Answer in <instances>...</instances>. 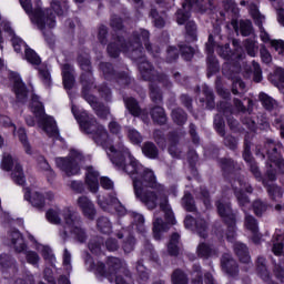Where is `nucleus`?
<instances>
[{"label":"nucleus","mask_w":284,"mask_h":284,"mask_svg":"<svg viewBox=\"0 0 284 284\" xmlns=\"http://www.w3.org/2000/svg\"><path fill=\"white\" fill-rule=\"evenodd\" d=\"M145 50L153 57L161 52L158 45L154 47L150 43V31L146 29L133 31L128 40L123 36H115L114 42L106 45V52L111 59H119L121 52H131V59L138 63L143 59Z\"/></svg>","instance_id":"nucleus-1"},{"label":"nucleus","mask_w":284,"mask_h":284,"mask_svg":"<svg viewBox=\"0 0 284 284\" xmlns=\"http://www.w3.org/2000/svg\"><path fill=\"white\" fill-rule=\"evenodd\" d=\"M21 8L31 17L32 23H36L38 30H44L45 26L52 30L57 28V17H65L70 6L68 0H51L50 8L43 9L41 0H36V8L32 7V0H19Z\"/></svg>","instance_id":"nucleus-2"},{"label":"nucleus","mask_w":284,"mask_h":284,"mask_svg":"<svg viewBox=\"0 0 284 284\" xmlns=\"http://www.w3.org/2000/svg\"><path fill=\"white\" fill-rule=\"evenodd\" d=\"M72 114L75 121H78L81 132L84 134H92L95 143H101V141L108 139V130H105V126L100 125L99 122H97V118H94V115H90L88 111L77 113L74 108H72Z\"/></svg>","instance_id":"nucleus-3"},{"label":"nucleus","mask_w":284,"mask_h":284,"mask_svg":"<svg viewBox=\"0 0 284 284\" xmlns=\"http://www.w3.org/2000/svg\"><path fill=\"white\" fill-rule=\"evenodd\" d=\"M131 171L130 175L133 181V190H142L150 187L151 190H156V175L154 171L145 169L141 162H136L135 166L131 165L129 168Z\"/></svg>","instance_id":"nucleus-4"},{"label":"nucleus","mask_w":284,"mask_h":284,"mask_svg":"<svg viewBox=\"0 0 284 284\" xmlns=\"http://www.w3.org/2000/svg\"><path fill=\"white\" fill-rule=\"evenodd\" d=\"M215 207L220 219L226 225V241L234 243L236 241V213H234L232 204L217 200L215 201Z\"/></svg>","instance_id":"nucleus-5"},{"label":"nucleus","mask_w":284,"mask_h":284,"mask_svg":"<svg viewBox=\"0 0 284 284\" xmlns=\"http://www.w3.org/2000/svg\"><path fill=\"white\" fill-rule=\"evenodd\" d=\"M98 70L102 73L105 81L114 83V85H118V88H121L122 90H125V88H129L132 83V77H130V73L125 71H118L114 69V64H112V62H100Z\"/></svg>","instance_id":"nucleus-6"},{"label":"nucleus","mask_w":284,"mask_h":284,"mask_svg":"<svg viewBox=\"0 0 284 284\" xmlns=\"http://www.w3.org/2000/svg\"><path fill=\"white\" fill-rule=\"evenodd\" d=\"M217 53L222 59H224V61H231L222 65L223 77L231 80L236 79V74L241 72V62H239V60H234L239 59V54L230 48V42L220 45L217 48Z\"/></svg>","instance_id":"nucleus-7"},{"label":"nucleus","mask_w":284,"mask_h":284,"mask_svg":"<svg viewBox=\"0 0 284 284\" xmlns=\"http://www.w3.org/2000/svg\"><path fill=\"white\" fill-rule=\"evenodd\" d=\"M281 150H283V143L281 141L267 139L263 148L257 149V154H261L262 159L267 156V160L274 163L278 172L284 174V159Z\"/></svg>","instance_id":"nucleus-8"},{"label":"nucleus","mask_w":284,"mask_h":284,"mask_svg":"<svg viewBox=\"0 0 284 284\" xmlns=\"http://www.w3.org/2000/svg\"><path fill=\"white\" fill-rule=\"evenodd\" d=\"M217 165L221 170L222 176L226 183H230L234 187V183L243 185V178L239 175L241 172V166L232 158H217Z\"/></svg>","instance_id":"nucleus-9"},{"label":"nucleus","mask_w":284,"mask_h":284,"mask_svg":"<svg viewBox=\"0 0 284 284\" xmlns=\"http://www.w3.org/2000/svg\"><path fill=\"white\" fill-rule=\"evenodd\" d=\"M9 236L11 240L12 245L14 246V250L17 254H26V260L29 265H39V253L36 251H28V244L26 243V237H23V233L19 231V229L13 227L9 232Z\"/></svg>","instance_id":"nucleus-10"},{"label":"nucleus","mask_w":284,"mask_h":284,"mask_svg":"<svg viewBox=\"0 0 284 284\" xmlns=\"http://www.w3.org/2000/svg\"><path fill=\"white\" fill-rule=\"evenodd\" d=\"M138 63L139 71L143 81H149V83H162L164 88H168V85H170V79L168 78V74L162 72H155L154 64L145 60V53H143V58L141 59V61H138Z\"/></svg>","instance_id":"nucleus-11"},{"label":"nucleus","mask_w":284,"mask_h":284,"mask_svg":"<svg viewBox=\"0 0 284 284\" xmlns=\"http://www.w3.org/2000/svg\"><path fill=\"white\" fill-rule=\"evenodd\" d=\"M30 108L36 119H40V123L42 124L44 132H48V128H50L51 136H54L58 139V141H61L63 138H61L59 128H57V120H54V116L52 115H45V106L43 105V102H38V104L31 103Z\"/></svg>","instance_id":"nucleus-12"},{"label":"nucleus","mask_w":284,"mask_h":284,"mask_svg":"<svg viewBox=\"0 0 284 284\" xmlns=\"http://www.w3.org/2000/svg\"><path fill=\"white\" fill-rule=\"evenodd\" d=\"M78 161H83V154L77 150H71V156L57 158V166L68 176H77L81 174V166Z\"/></svg>","instance_id":"nucleus-13"},{"label":"nucleus","mask_w":284,"mask_h":284,"mask_svg":"<svg viewBox=\"0 0 284 284\" xmlns=\"http://www.w3.org/2000/svg\"><path fill=\"white\" fill-rule=\"evenodd\" d=\"M8 79L13 83L12 92L16 94L18 103H26L30 90L28 89V85H26V82H23L21 74L17 71H9Z\"/></svg>","instance_id":"nucleus-14"},{"label":"nucleus","mask_w":284,"mask_h":284,"mask_svg":"<svg viewBox=\"0 0 284 284\" xmlns=\"http://www.w3.org/2000/svg\"><path fill=\"white\" fill-rule=\"evenodd\" d=\"M176 223V217L174 216V211H168L164 213L163 217H156L153 221V237L155 241H161L163 239V232H169L170 227Z\"/></svg>","instance_id":"nucleus-15"},{"label":"nucleus","mask_w":284,"mask_h":284,"mask_svg":"<svg viewBox=\"0 0 284 284\" xmlns=\"http://www.w3.org/2000/svg\"><path fill=\"white\" fill-rule=\"evenodd\" d=\"M110 151L112 152L111 163L118 168V170H122V172H125L126 174H131L132 169H130L133 165V169L135 168L136 163H139V160H136L134 156L129 155V162L128 159H125V154L121 151H116L114 146L110 148Z\"/></svg>","instance_id":"nucleus-16"},{"label":"nucleus","mask_w":284,"mask_h":284,"mask_svg":"<svg viewBox=\"0 0 284 284\" xmlns=\"http://www.w3.org/2000/svg\"><path fill=\"white\" fill-rule=\"evenodd\" d=\"M134 194L148 210H156L159 205V194L156 192L150 190V187L139 189V186H135Z\"/></svg>","instance_id":"nucleus-17"},{"label":"nucleus","mask_w":284,"mask_h":284,"mask_svg":"<svg viewBox=\"0 0 284 284\" xmlns=\"http://www.w3.org/2000/svg\"><path fill=\"white\" fill-rule=\"evenodd\" d=\"M232 187L234 190L235 199H237L239 206L241 207V210L246 212L247 205H250L251 203L250 196L247 194H252L254 192V187H252L251 184L244 182L242 183V185H240V187H244V190L236 186Z\"/></svg>","instance_id":"nucleus-18"},{"label":"nucleus","mask_w":284,"mask_h":284,"mask_svg":"<svg viewBox=\"0 0 284 284\" xmlns=\"http://www.w3.org/2000/svg\"><path fill=\"white\" fill-rule=\"evenodd\" d=\"M242 158L250 168V172L253 174V176H261V169L258 168L254 155H252V142L247 140H244V150L242 153Z\"/></svg>","instance_id":"nucleus-19"},{"label":"nucleus","mask_w":284,"mask_h":284,"mask_svg":"<svg viewBox=\"0 0 284 284\" xmlns=\"http://www.w3.org/2000/svg\"><path fill=\"white\" fill-rule=\"evenodd\" d=\"M222 272L227 274L231 278H236L239 276V262L232 257L230 254H223L221 257Z\"/></svg>","instance_id":"nucleus-20"},{"label":"nucleus","mask_w":284,"mask_h":284,"mask_svg":"<svg viewBox=\"0 0 284 284\" xmlns=\"http://www.w3.org/2000/svg\"><path fill=\"white\" fill-rule=\"evenodd\" d=\"M222 272L227 274L231 278H236L239 276V262L232 257L230 254H223L221 257Z\"/></svg>","instance_id":"nucleus-21"},{"label":"nucleus","mask_w":284,"mask_h":284,"mask_svg":"<svg viewBox=\"0 0 284 284\" xmlns=\"http://www.w3.org/2000/svg\"><path fill=\"white\" fill-rule=\"evenodd\" d=\"M123 103L125 110H128L131 116H134L135 119H139V116H148V110L141 108V104L139 103V100H136V98L124 97Z\"/></svg>","instance_id":"nucleus-22"},{"label":"nucleus","mask_w":284,"mask_h":284,"mask_svg":"<svg viewBox=\"0 0 284 284\" xmlns=\"http://www.w3.org/2000/svg\"><path fill=\"white\" fill-rule=\"evenodd\" d=\"M78 206L85 219H89V221H94L97 216V207L94 206V203L88 199V196H80L78 199Z\"/></svg>","instance_id":"nucleus-23"},{"label":"nucleus","mask_w":284,"mask_h":284,"mask_svg":"<svg viewBox=\"0 0 284 284\" xmlns=\"http://www.w3.org/2000/svg\"><path fill=\"white\" fill-rule=\"evenodd\" d=\"M149 114L156 125H165L168 123V113H165V109L159 104L151 106Z\"/></svg>","instance_id":"nucleus-24"},{"label":"nucleus","mask_w":284,"mask_h":284,"mask_svg":"<svg viewBox=\"0 0 284 284\" xmlns=\"http://www.w3.org/2000/svg\"><path fill=\"white\" fill-rule=\"evenodd\" d=\"M192 8H194V4L190 6L187 3V0H184V2L182 3V8L178 9L175 12V19H176L178 26H185L187 21H192L190 20L192 17V11H191Z\"/></svg>","instance_id":"nucleus-25"},{"label":"nucleus","mask_w":284,"mask_h":284,"mask_svg":"<svg viewBox=\"0 0 284 284\" xmlns=\"http://www.w3.org/2000/svg\"><path fill=\"white\" fill-rule=\"evenodd\" d=\"M72 72H74L72 64L64 63L62 65V83H63L64 90H72V88H74V83H77L74 73Z\"/></svg>","instance_id":"nucleus-26"},{"label":"nucleus","mask_w":284,"mask_h":284,"mask_svg":"<svg viewBox=\"0 0 284 284\" xmlns=\"http://www.w3.org/2000/svg\"><path fill=\"white\" fill-rule=\"evenodd\" d=\"M24 201H29L33 207L37 210H43L45 207V195L43 193L30 192V190H27L24 193Z\"/></svg>","instance_id":"nucleus-27"},{"label":"nucleus","mask_w":284,"mask_h":284,"mask_svg":"<svg viewBox=\"0 0 284 284\" xmlns=\"http://www.w3.org/2000/svg\"><path fill=\"white\" fill-rule=\"evenodd\" d=\"M233 252L235 256H237L240 263H250L251 256H250V248L247 247V244L243 242H235L233 245Z\"/></svg>","instance_id":"nucleus-28"},{"label":"nucleus","mask_w":284,"mask_h":284,"mask_svg":"<svg viewBox=\"0 0 284 284\" xmlns=\"http://www.w3.org/2000/svg\"><path fill=\"white\" fill-rule=\"evenodd\" d=\"M0 268H2V272H10L11 270L12 274H17V272H19L17 260L6 253L0 255Z\"/></svg>","instance_id":"nucleus-29"},{"label":"nucleus","mask_w":284,"mask_h":284,"mask_svg":"<svg viewBox=\"0 0 284 284\" xmlns=\"http://www.w3.org/2000/svg\"><path fill=\"white\" fill-rule=\"evenodd\" d=\"M221 72V63L214 53L207 54L206 57V77L212 79L215 74Z\"/></svg>","instance_id":"nucleus-30"},{"label":"nucleus","mask_w":284,"mask_h":284,"mask_svg":"<svg viewBox=\"0 0 284 284\" xmlns=\"http://www.w3.org/2000/svg\"><path fill=\"white\" fill-rule=\"evenodd\" d=\"M202 94L204 98H200V103H202V105H205L206 110H214L216 108V97L214 95V91H212L210 87H204L202 89Z\"/></svg>","instance_id":"nucleus-31"},{"label":"nucleus","mask_w":284,"mask_h":284,"mask_svg":"<svg viewBox=\"0 0 284 284\" xmlns=\"http://www.w3.org/2000/svg\"><path fill=\"white\" fill-rule=\"evenodd\" d=\"M149 97L154 105H161L163 103V90H161L159 83H149Z\"/></svg>","instance_id":"nucleus-32"},{"label":"nucleus","mask_w":284,"mask_h":284,"mask_svg":"<svg viewBox=\"0 0 284 284\" xmlns=\"http://www.w3.org/2000/svg\"><path fill=\"white\" fill-rule=\"evenodd\" d=\"M171 119L174 125H178V128H183V125L187 123V112H185L183 108L176 106L171 110Z\"/></svg>","instance_id":"nucleus-33"},{"label":"nucleus","mask_w":284,"mask_h":284,"mask_svg":"<svg viewBox=\"0 0 284 284\" xmlns=\"http://www.w3.org/2000/svg\"><path fill=\"white\" fill-rule=\"evenodd\" d=\"M80 83L82 85V90H92V88H97V79H94V70L91 71H82L80 74Z\"/></svg>","instance_id":"nucleus-34"},{"label":"nucleus","mask_w":284,"mask_h":284,"mask_svg":"<svg viewBox=\"0 0 284 284\" xmlns=\"http://www.w3.org/2000/svg\"><path fill=\"white\" fill-rule=\"evenodd\" d=\"M276 174H278L276 168H273V165L270 164L264 175L260 171V176H255V179L262 183V185L266 186L270 185V182L274 183V181H276Z\"/></svg>","instance_id":"nucleus-35"},{"label":"nucleus","mask_w":284,"mask_h":284,"mask_svg":"<svg viewBox=\"0 0 284 284\" xmlns=\"http://www.w3.org/2000/svg\"><path fill=\"white\" fill-rule=\"evenodd\" d=\"M256 272L257 276H260V278H262V281L265 283L272 280L270 271L267 270L266 260L263 256H258L256 260Z\"/></svg>","instance_id":"nucleus-36"},{"label":"nucleus","mask_w":284,"mask_h":284,"mask_svg":"<svg viewBox=\"0 0 284 284\" xmlns=\"http://www.w3.org/2000/svg\"><path fill=\"white\" fill-rule=\"evenodd\" d=\"M85 184L90 192L97 194V192H99V172L89 170L85 175Z\"/></svg>","instance_id":"nucleus-37"},{"label":"nucleus","mask_w":284,"mask_h":284,"mask_svg":"<svg viewBox=\"0 0 284 284\" xmlns=\"http://www.w3.org/2000/svg\"><path fill=\"white\" fill-rule=\"evenodd\" d=\"M142 154H144L146 159L156 160L159 159V148L154 142L146 141L142 145Z\"/></svg>","instance_id":"nucleus-38"},{"label":"nucleus","mask_w":284,"mask_h":284,"mask_svg":"<svg viewBox=\"0 0 284 284\" xmlns=\"http://www.w3.org/2000/svg\"><path fill=\"white\" fill-rule=\"evenodd\" d=\"M77 63L82 72L94 70L92 67V57L88 53H79L77 55Z\"/></svg>","instance_id":"nucleus-39"},{"label":"nucleus","mask_w":284,"mask_h":284,"mask_svg":"<svg viewBox=\"0 0 284 284\" xmlns=\"http://www.w3.org/2000/svg\"><path fill=\"white\" fill-rule=\"evenodd\" d=\"M106 265H108L109 278H114V276L119 274V270L123 267V264L121 263V258L119 257H109L106 261Z\"/></svg>","instance_id":"nucleus-40"},{"label":"nucleus","mask_w":284,"mask_h":284,"mask_svg":"<svg viewBox=\"0 0 284 284\" xmlns=\"http://www.w3.org/2000/svg\"><path fill=\"white\" fill-rule=\"evenodd\" d=\"M180 57H181V51L179 47L169 45L166 48L164 61L165 63H169L170 65H172V63H179Z\"/></svg>","instance_id":"nucleus-41"},{"label":"nucleus","mask_w":284,"mask_h":284,"mask_svg":"<svg viewBox=\"0 0 284 284\" xmlns=\"http://www.w3.org/2000/svg\"><path fill=\"white\" fill-rule=\"evenodd\" d=\"M184 26H185V39H187V41H191L192 43H194V41H199V36H197L199 28L196 26V22L191 20V21H187Z\"/></svg>","instance_id":"nucleus-42"},{"label":"nucleus","mask_w":284,"mask_h":284,"mask_svg":"<svg viewBox=\"0 0 284 284\" xmlns=\"http://www.w3.org/2000/svg\"><path fill=\"white\" fill-rule=\"evenodd\" d=\"M181 205L185 212H196V201L194 200V195L192 193L186 192L184 193L182 200H181Z\"/></svg>","instance_id":"nucleus-43"},{"label":"nucleus","mask_w":284,"mask_h":284,"mask_svg":"<svg viewBox=\"0 0 284 284\" xmlns=\"http://www.w3.org/2000/svg\"><path fill=\"white\" fill-rule=\"evenodd\" d=\"M178 48L180 50V54L183 59V61L190 62L194 59V54H196V50L194 47L185 43L178 44Z\"/></svg>","instance_id":"nucleus-44"},{"label":"nucleus","mask_w":284,"mask_h":284,"mask_svg":"<svg viewBox=\"0 0 284 284\" xmlns=\"http://www.w3.org/2000/svg\"><path fill=\"white\" fill-rule=\"evenodd\" d=\"M24 59L31 65H41V57H39V53L30 48L28 44H26L24 49Z\"/></svg>","instance_id":"nucleus-45"},{"label":"nucleus","mask_w":284,"mask_h":284,"mask_svg":"<svg viewBox=\"0 0 284 284\" xmlns=\"http://www.w3.org/2000/svg\"><path fill=\"white\" fill-rule=\"evenodd\" d=\"M126 136L132 145L141 146V143H143V134L132 126L126 129Z\"/></svg>","instance_id":"nucleus-46"},{"label":"nucleus","mask_w":284,"mask_h":284,"mask_svg":"<svg viewBox=\"0 0 284 284\" xmlns=\"http://www.w3.org/2000/svg\"><path fill=\"white\" fill-rule=\"evenodd\" d=\"M264 187L266 189V192H267L271 201H276L277 199H283L284 190L282 186H278L276 184H267Z\"/></svg>","instance_id":"nucleus-47"},{"label":"nucleus","mask_w":284,"mask_h":284,"mask_svg":"<svg viewBox=\"0 0 284 284\" xmlns=\"http://www.w3.org/2000/svg\"><path fill=\"white\" fill-rule=\"evenodd\" d=\"M149 17L152 18L154 28H158V30H163V28H165V19L159 14V10H156V8H152L150 10Z\"/></svg>","instance_id":"nucleus-48"},{"label":"nucleus","mask_w":284,"mask_h":284,"mask_svg":"<svg viewBox=\"0 0 284 284\" xmlns=\"http://www.w3.org/2000/svg\"><path fill=\"white\" fill-rule=\"evenodd\" d=\"M97 227L101 234H112V222L105 216L98 219Z\"/></svg>","instance_id":"nucleus-49"},{"label":"nucleus","mask_w":284,"mask_h":284,"mask_svg":"<svg viewBox=\"0 0 284 284\" xmlns=\"http://www.w3.org/2000/svg\"><path fill=\"white\" fill-rule=\"evenodd\" d=\"M258 100L262 103L264 110H267V112H272V110H274V104L276 103V100H274V98L270 97L267 93L260 92Z\"/></svg>","instance_id":"nucleus-50"},{"label":"nucleus","mask_w":284,"mask_h":284,"mask_svg":"<svg viewBox=\"0 0 284 284\" xmlns=\"http://www.w3.org/2000/svg\"><path fill=\"white\" fill-rule=\"evenodd\" d=\"M200 200L206 210L212 207V195L210 194V189L205 185L200 186Z\"/></svg>","instance_id":"nucleus-51"},{"label":"nucleus","mask_w":284,"mask_h":284,"mask_svg":"<svg viewBox=\"0 0 284 284\" xmlns=\"http://www.w3.org/2000/svg\"><path fill=\"white\" fill-rule=\"evenodd\" d=\"M18 138L20 143L24 148L26 154H32V146L30 145V142L28 141V133L26 132L24 128L18 129Z\"/></svg>","instance_id":"nucleus-52"},{"label":"nucleus","mask_w":284,"mask_h":284,"mask_svg":"<svg viewBox=\"0 0 284 284\" xmlns=\"http://www.w3.org/2000/svg\"><path fill=\"white\" fill-rule=\"evenodd\" d=\"M70 232L71 236H73L74 241L78 243H85V241H88V233L85 232V229L73 226Z\"/></svg>","instance_id":"nucleus-53"},{"label":"nucleus","mask_w":284,"mask_h":284,"mask_svg":"<svg viewBox=\"0 0 284 284\" xmlns=\"http://www.w3.org/2000/svg\"><path fill=\"white\" fill-rule=\"evenodd\" d=\"M136 272L140 281L143 283H148V281H150V270L143 265V260H139L136 262Z\"/></svg>","instance_id":"nucleus-54"},{"label":"nucleus","mask_w":284,"mask_h":284,"mask_svg":"<svg viewBox=\"0 0 284 284\" xmlns=\"http://www.w3.org/2000/svg\"><path fill=\"white\" fill-rule=\"evenodd\" d=\"M240 34L242 37H251L254 34V26L252 24V20H241L240 21Z\"/></svg>","instance_id":"nucleus-55"},{"label":"nucleus","mask_w":284,"mask_h":284,"mask_svg":"<svg viewBox=\"0 0 284 284\" xmlns=\"http://www.w3.org/2000/svg\"><path fill=\"white\" fill-rule=\"evenodd\" d=\"M212 246L205 242H202L197 245L196 254L199 258H210L212 256Z\"/></svg>","instance_id":"nucleus-56"},{"label":"nucleus","mask_w":284,"mask_h":284,"mask_svg":"<svg viewBox=\"0 0 284 284\" xmlns=\"http://www.w3.org/2000/svg\"><path fill=\"white\" fill-rule=\"evenodd\" d=\"M225 115L216 114L214 116V128L220 136H225Z\"/></svg>","instance_id":"nucleus-57"},{"label":"nucleus","mask_w":284,"mask_h":284,"mask_svg":"<svg viewBox=\"0 0 284 284\" xmlns=\"http://www.w3.org/2000/svg\"><path fill=\"white\" fill-rule=\"evenodd\" d=\"M171 281L173 284H187L189 283L187 275L181 268H176L175 271H173V273L171 275Z\"/></svg>","instance_id":"nucleus-58"},{"label":"nucleus","mask_w":284,"mask_h":284,"mask_svg":"<svg viewBox=\"0 0 284 284\" xmlns=\"http://www.w3.org/2000/svg\"><path fill=\"white\" fill-rule=\"evenodd\" d=\"M95 90H98L103 101H105L106 103H110V101H112V89H110L106 83L100 84L95 88Z\"/></svg>","instance_id":"nucleus-59"},{"label":"nucleus","mask_w":284,"mask_h":284,"mask_svg":"<svg viewBox=\"0 0 284 284\" xmlns=\"http://www.w3.org/2000/svg\"><path fill=\"white\" fill-rule=\"evenodd\" d=\"M110 28H112L113 32H123L125 30V24L123 22V18H121L119 16L111 17Z\"/></svg>","instance_id":"nucleus-60"},{"label":"nucleus","mask_w":284,"mask_h":284,"mask_svg":"<svg viewBox=\"0 0 284 284\" xmlns=\"http://www.w3.org/2000/svg\"><path fill=\"white\" fill-rule=\"evenodd\" d=\"M272 263L274 265L273 273L275 277L283 283L284 281V258L280 260L278 263H276V260H272Z\"/></svg>","instance_id":"nucleus-61"},{"label":"nucleus","mask_w":284,"mask_h":284,"mask_svg":"<svg viewBox=\"0 0 284 284\" xmlns=\"http://www.w3.org/2000/svg\"><path fill=\"white\" fill-rule=\"evenodd\" d=\"M253 212L255 216L261 217L265 212H267V204L261 200H255L252 203Z\"/></svg>","instance_id":"nucleus-62"},{"label":"nucleus","mask_w":284,"mask_h":284,"mask_svg":"<svg viewBox=\"0 0 284 284\" xmlns=\"http://www.w3.org/2000/svg\"><path fill=\"white\" fill-rule=\"evenodd\" d=\"M194 227L201 239H207V222L205 220L197 219Z\"/></svg>","instance_id":"nucleus-63"},{"label":"nucleus","mask_w":284,"mask_h":284,"mask_svg":"<svg viewBox=\"0 0 284 284\" xmlns=\"http://www.w3.org/2000/svg\"><path fill=\"white\" fill-rule=\"evenodd\" d=\"M94 113L98 115L99 119H102V121H105L110 114V109L105 106L104 103L99 102L95 108L93 109Z\"/></svg>","instance_id":"nucleus-64"}]
</instances>
